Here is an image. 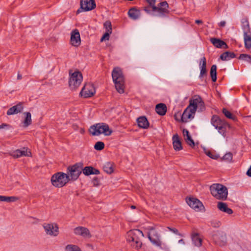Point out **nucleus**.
Listing matches in <instances>:
<instances>
[{"instance_id": "nucleus-15", "label": "nucleus", "mask_w": 251, "mask_h": 251, "mask_svg": "<svg viewBox=\"0 0 251 251\" xmlns=\"http://www.w3.org/2000/svg\"><path fill=\"white\" fill-rule=\"evenodd\" d=\"M31 151L27 148H23L16 150L10 153V155L14 158H18L22 156H31Z\"/></svg>"}, {"instance_id": "nucleus-8", "label": "nucleus", "mask_w": 251, "mask_h": 251, "mask_svg": "<svg viewBox=\"0 0 251 251\" xmlns=\"http://www.w3.org/2000/svg\"><path fill=\"white\" fill-rule=\"evenodd\" d=\"M68 182L66 174L63 172H58L54 174L51 177V184L55 187L61 188Z\"/></svg>"}, {"instance_id": "nucleus-56", "label": "nucleus", "mask_w": 251, "mask_h": 251, "mask_svg": "<svg viewBox=\"0 0 251 251\" xmlns=\"http://www.w3.org/2000/svg\"><path fill=\"white\" fill-rule=\"evenodd\" d=\"M7 126H8V125L6 124H2V125H0V129L3 128Z\"/></svg>"}, {"instance_id": "nucleus-39", "label": "nucleus", "mask_w": 251, "mask_h": 251, "mask_svg": "<svg viewBox=\"0 0 251 251\" xmlns=\"http://www.w3.org/2000/svg\"><path fill=\"white\" fill-rule=\"evenodd\" d=\"M222 111L223 114L227 118L232 119L233 120H235L236 119L235 116L233 115V114L230 111H228L226 109L223 108Z\"/></svg>"}, {"instance_id": "nucleus-51", "label": "nucleus", "mask_w": 251, "mask_h": 251, "mask_svg": "<svg viewBox=\"0 0 251 251\" xmlns=\"http://www.w3.org/2000/svg\"><path fill=\"white\" fill-rule=\"evenodd\" d=\"M147 2L152 7V8L153 7V6L155 5V3L156 0H146Z\"/></svg>"}, {"instance_id": "nucleus-47", "label": "nucleus", "mask_w": 251, "mask_h": 251, "mask_svg": "<svg viewBox=\"0 0 251 251\" xmlns=\"http://www.w3.org/2000/svg\"><path fill=\"white\" fill-rule=\"evenodd\" d=\"M104 26L106 29V31H109L112 32L111 24L109 21H106L104 24Z\"/></svg>"}, {"instance_id": "nucleus-4", "label": "nucleus", "mask_w": 251, "mask_h": 251, "mask_svg": "<svg viewBox=\"0 0 251 251\" xmlns=\"http://www.w3.org/2000/svg\"><path fill=\"white\" fill-rule=\"evenodd\" d=\"M89 132L93 136H99L100 134L110 136L113 131L108 125L100 123L92 126L89 129Z\"/></svg>"}, {"instance_id": "nucleus-42", "label": "nucleus", "mask_w": 251, "mask_h": 251, "mask_svg": "<svg viewBox=\"0 0 251 251\" xmlns=\"http://www.w3.org/2000/svg\"><path fill=\"white\" fill-rule=\"evenodd\" d=\"M104 148V144L101 141L97 142L94 146L95 149L97 151H101Z\"/></svg>"}, {"instance_id": "nucleus-60", "label": "nucleus", "mask_w": 251, "mask_h": 251, "mask_svg": "<svg viewBox=\"0 0 251 251\" xmlns=\"http://www.w3.org/2000/svg\"><path fill=\"white\" fill-rule=\"evenodd\" d=\"M144 10L146 11L147 12H149L150 10H148V7H145Z\"/></svg>"}, {"instance_id": "nucleus-54", "label": "nucleus", "mask_w": 251, "mask_h": 251, "mask_svg": "<svg viewBox=\"0 0 251 251\" xmlns=\"http://www.w3.org/2000/svg\"><path fill=\"white\" fill-rule=\"evenodd\" d=\"M247 175L248 176L251 177V167H250V168L249 169V170H248V171L247 172Z\"/></svg>"}, {"instance_id": "nucleus-53", "label": "nucleus", "mask_w": 251, "mask_h": 251, "mask_svg": "<svg viewBox=\"0 0 251 251\" xmlns=\"http://www.w3.org/2000/svg\"><path fill=\"white\" fill-rule=\"evenodd\" d=\"M226 22L225 21H221L219 23V25L221 27H224L226 25Z\"/></svg>"}, {"instance_id": "nucleus-30", "label": "nucleus", "mask_w": 251, "mask_h": 251, "mask_svg": "<svg viewBox=\"0 0 251 251\" xmlns=\"http://www.w3.org/2000/svg\"><path fill=\"white\" fill-rule=\"evenodd\" d=\"M234 53L229 51H226L220 56V58L223 61H228L230 59L235 57Z\"/></svg>"}, {"instance_id": "nucleus-17", "label": "nucleus", "mask_w": 251, "mask_h": 251, "mask_svg": "<svg viewBox=\"0 0 251 251\" xmlns=\"http://www.w3.org/2000/svg\"><path fill=\"white\" fill-rule=\"evenodd\" d=\"M186 202L192 208L196 211H200L203 207L202 203L198 199L195 198H189L186 199Z\"/></svg>"}, {"instance_id": "nucleus-49", "label": "nucleus", "mask_w": 251, "mask_h": 251, "mask_svg": "<svg viewBox=\"0 0 251 251\" xmlns=\"http://www.w3.org/2000/svg\"><path fill=\"white\" fill-rule=\"evenodd\" d=\"M181 115H182L179 112H177V113H176L174 115L175 120L176 121L181 122L180 118L181 117Z\"/></svg>"}, {"instance_id": "nucleus-2", "label": "nucleus", "mask_w": 251, "mask_h": 251, "mask_svg": "<svg viewBox=\"0 0 251 251\" xmlns=\"http://www.w3.org/2000/svg\"><path fill=\"white\" fill-rule=\"evenodd\" d=\"M144 237V234L139 229H133L127 233L126 240L135 249H140L142 246L141 238Z\"/></svg>"}, {"instance_id": "nucleus-35", "label": "nucleus", "mask_w": 251, "mask_h": 251, "mask_svg": "<svg viewBox=\"0 0 251 251\" xmlns=\"http://www.w3.org/2000/svg\"><path fill=\"white\" fill-rule=\"evenodd\" d=\"M217 66L216 65H213L210 69V76L213 82H215L217 79Z\"/></svg>"}, {"instance_id": "nucleus-45", "label": "nucleus", "mask_w": 251, "mask_h": 251, "mask_svg": "<svg viewBox=\"0 0 251 251\" xmlns=\"http://www.w3.org/2000/svg\"><path fill=\"white\" fill-rule=\"evenodd\" d=\"M211 225L215 228L219 227L221 226V222L219 221L214 220L211 222Z\"/></svg>"}, {"instance_id": "nucleus-22", "label": "nucleus", "mask_w": 251, "mask_h": 251, "mask_svg": "<svg viewBox=\"0 0 251 251\" xmlns=\"http://www.w3.org/2000/svg\"><path fill=\"white\" fill-rule=\"evenodd\" d=\"M23 109V106L22 103H19L18 104L12 106L9 108L7 112L8 115H13L21 112Z\"/></svg>"}, {"instance_id": "nucleus-24", "label": "nucleus", "mask_w": 251, "mask_h": 251, "mask_svg": "<svg viewBox=\"0 0 251 251\" xmlns=\"http://www.w3.org/2000/svg\"><path fill=\"white\" fill-rule=\"evenodd\" d=\"M206 60L205 57H203L201 59L199 66L201 70L200 77H202L205 75L206 74Z\"/></svg>"}, {"instance_id": "nucleus-20", "label": "nucleus", "mask_w": 251, "mask_h": 251, "mask_svg": "<svg viewBox=\"0 0 251 251\" xmlns=\"http://www.w3.org/2000/svg\"><path fill=\"white\" fill-rule=\"evenodd\" d=\"M80 5L83 11H88L96 7V3L95 0H81Z\"/></svg>"}, {"instance_id": "nucleus-11", "label": "nucleus", "mask_w": 251, "mask_h": 251, "mask_svg": "<svg viewBox=\"0 0 251 251\" xmlns=\"http://www.w3.org/2000/svg\"><path fill=\"white\" fill-rule=\"evenodd\" d=\"M43 227L46 234L51 237H56L59 234V227L55 223H45Z\"/></svg>"}, {"instance_id": "nucleus-55", "label": "nucleus", "mask_w": 251, "mask_h": 251, "mask_svg": "<svg viewBox=\"0 0 251 251\" xmlns=\"http://www.w3.org/2000/svg\"><path fill=\"white\" fill-rule=\"evenodd\" d=\"M195 23L197 24H202V22L201 20H196L195 21Z\"/></svg>"}, {"instance_id": "nucleus-34", "label": "nucleus", "mask_w": 251, "mask_h": 251, "mask_svg": "<svg viewBox=\"0 0 251 251\" xmlns=\"http://www.w3.org/2000/svg\"><path fill=\"white\" fill-rule=\"evenodd\" d=\"M103 169L105 172L110 174L114 171L113 164L110 162L106 163L103 166Z\"/></svg>"}, {"instance_id": "nucleus-12", "label": "nucleus", "mask_w": 251, "mask_h": 251, "mask_svg": "<svg viewBox=\"0 0 251 251\" xmlns=\"http://www.w3.org/2000/svg\"><path fill=\"white\" fill-rule=\"evenodd\" d=\"M95 93L96 90L94 85L92 83H87L83 87L80 94L81 97L87 98L93 96Z\"/></svg>"}, {"instance_id": "nucleus-33", "label": "nucleus", "mask_w": 251, "mask_h": 251, "mask_svg": "<svg viewBox=\"0 0 251 251\" xmlns=\"http://www.w3.org/2000/svg\"><path fill=\"white\" fill-rule=\"evenodd\" d=\"M245 46L246 49L251 48V36L247 32H244Z\"/></svg>"}, {"instance_id": "nucleus-61", "label": "nucleus", "mask_w": 251, "mask_h": 251, "mask_svg": "<svg viewBox=\"0 0 251 251\" xmlns=\"http://www.w3.org/2000/svg\"><path fill=\"white\" fill-rule=\"evenodd\" d=\"M130 207H131V209H135V208H136V207H135V206H134V205H131Z\"/></svg>"}, {"instance_id": "nucleus-19", "label": "nucleus", "mask_w": 251, "mask_h": 251, "mask_svg": "<svg viewBox=\"0 0 251 251\" xmlns=\"http://www.w3.org/2000/svg\"><path fill=\"white\" fill-rule=\"evenodd\" d=\"M71 44L74 47H78L81 43L80 34L76 29L73 30L71 33Z\"/></svg>"}, {"instance_id": "nucleus-21", "label": "nucleus", "mask_w": 251, "mask_h": 251, "mask_svg": "<svg viewBox=\"0 0 251 251\" xmlns=\"http://www.w3.org/2000/svg\"><path fill=\"white\" fill-rule=\"evenodd\" d=\"M172 140L173 148L175 151H179L182 149L181 140L177 134L173 135Z\"/></svg>"}, {"instance_id": "nucleus-3", "label": "nucleus", "mask_w": 251, "mask_h": 251, "mask_svg": "<svg viewBox=\"0 0 251 251\" xmlns=\"http://www.w3.org/2000/svg\"><path fill=\"white\" fill-rule=\"evenodd\" d=\"M112 76L118 92L120 94L124 93L125 80L121 69L119 67L115 68L112 72Z\"/></svg>"}, {"instance_id": "nucleus-58", "label": "nucleus", "mask_w": 251, "mask_h": 251, "mask_svg": "<svg viewBox=\"0 0 251 251\" xmlns=\"http://www.w3.org/2000/svg\"><path fill=\"white\" fill-rule=\"evenodd\" d=\"M22 78V76L21 74H18V76H17V78L18 79H21Z\"/></svg>"}, {"instance_id": "nucleus-23", "label": "nucleus", "mask_w": 251, "mask_h": 251, "mask_svg": "<svg viewBox=\"0 0 251 251\" xmlns=\"http://www.w3.org/2000/svg\"><path fill=\"white\" fill-rule=\"evenodd\" d=\"M217 207L221 211L225 212L227 214L230 215L233 213L232 210L228 207L226 203L219 202L217 203Z\"/></svg>"}, {"instance_id": "nucleus-46", "label": "nucleus", "mask_w": 251, "mask_h": 251, "mask_svg": "<svg viewBox=\"0 0 251 251\" xmlns=\"http://www.w3.org/2000/svg\"><path fill=\"white\" fill-rule=\"evenodd\" d=\"M112 32H110L109 31H107L102 36V37L100 39V41L102 42L104 40H108L109 38V35Z\"/></svg>"}, {"instance_id": "nucleus-1", "label": "nucleus", "mask_w": 251, "mask_h": 251, "mask_svg": "<svg viewBox=\"0 0 251 251\" xmlns=\"http://www.w3.org/2000/svg\"><path fill=\"white\" fill-rule=\"evenodd\" d=\"M160 231V230L158 226L149 227L148 228V237L153 245L161 250L168 251L169 248L165 243L162 241L161 236L159 234Z\"/></svg>"}, {"instance_id": "nucleus-41", "label": "nucleus", "mask_w": 251, "mask_h": 251, "mask_svg": "<svg viewBox=\"0 0 251 251\" xmlns=\"http://www.w3.org/2000/svg\"><path fill=\"white\" fill-rule=\"evenodd\" d=\"M239 59L251 63V56L247 54H241Z\"/></svg>"}, {"instance_id": "nucleus-38", "label": "nucleus", "mask_w": 251, "mask_h": 251, "mask_svg": "<svg viewBox=\"0 0 251 251\" xmlns=\"http://www.w3.org/2000/svg\"><path fill=\"white\" fill-rule=\"evenodd\" d=\"M65 249L66 251H82L79 247L75 245H68Z\"/></svg>"}, {"instance_id": "nucleus-40", "label": "nucleus", "mask_w": 251, "mask_h": 251, "mask_svg": "<svg viewBox=\"0 0 251 251\" xmlns=\"http://www.w3.org/2000/svg\"><path fill=\"white\" fill-rule=\"evenodd\" d=\"M93 167L91 166H87L82 168V172L85 176H89L92 175Z\"/></svg>"}, {"instance_id": "nucleus-25", "label": "nucleus", "mask_w": 251, "mask_h": 251, "mask_svg": "<svg viewBox=\"0 0 251 251\" xmlns=\"http://www.w3.org/2000/svg\"><path fill=\"white\" fill-rule=\"evenodd\" d=\"M183 134L186 142L191 147L195 146V142L189 134V132L186 129L183 130Z\"/></svg>"}, {"instance_id": "nucleus-29", "label": "nucleus", "mask_w": 251, "mask_h": 251, "mask_svg": "<svg viewBox=\"0 0 251 251\" xmlns=\"http://www.w3.org/2000/svg\"><path fill=\"white\" fill-rule=\"evenodd\" d=\"M155 110L160 115H164L167 111V107L165 104L159 103L156 105Z\"/></svg>"}, {"instance_id": "nucleus-43", "label": "nucleus", "mask_w": 251, "mask_h": 251, "mask_svg": "<svg viewBox=\"0 0 251 251\" xmlns=\"http://www.w3.org/2000/svg\"><path fill=\"white\" fill-rule=\"evenodd\" d=\"M204 153L210 158L213 159H217L219 157V155L212 153L210 151L204 149Z\"/></svg>"}, {"instance_id": "nucleus-10", "label": "nucleus", "mask_w": 251, "mask_h": 251, "mask_svg": "<svg viewBox=\"0 0 251 251\" xmlns=\"http://www.w3.org/2000/svg\"><path fill=\"white\" fill-rule=\"evenodd\" d=\"M189 107L195 112L197 109L199 111H202L205 110V105L203 101L199 96L195 95L189 100Z\"/></svg>"}, {"instance_id": "nucleus-48", "label": "nucleus", "mask_w": 251, "mask_h": 251, "mask_svg": "<svg viewBox=\"0 0 251 251\" xmlns=\"http://www.w3.org/2000/svg\"><path fill=\"white\" fill-rule=\"evenodd\" d=\"M92 183L94 186H98L100 184V180L97 177H95L92 180Z\"/></svg>"}, {"instance_id": "nucleus-44", "label": "nucleus", "mask_w": 251, "mask_h": 251, "mask_svg": "<svg viewBox=\"0 0 251 251\" xmlns=\"http://www.w3.org/2000/svg\"><path fill=\"white\" fill-rule=\"evenodd\" d=\"M223 159L228 162H231L232 160V154L229 152L226 153L223 157Z\"/></svg>"}, {"instance_id": "nucleus-50", "label": "nucleus", "mask_w": 251, "mask_h": 251, "mask_svg": "<svg viewBox=\"0 0 251 251\" xmlns=\"http://www.w3.org/2000/svg\"><path fill=\"white\" fill-rule=\"evenodd\" d=\"M167 228L171 231L174 232V233L176 234H178L179 235H181L180 234L178 233V231L177 229L175 228H171L170 227H167Z\"/></svg>"}, {"instance_id": "nucleus-31", "label": "nucleus", "mask_w": 251, "mask_h": 251, "mask_svg": "<svg viewBox=\"0 0 251 251\" xmlns=\"http://www.w3.org/2000/svg\"><path fill=\"white\" fill-rule=\"evenodd\" d=\"M192 239L195 246L200 247L201 245L202 239L198 233H193L192 235Z\"/></svg>"}, {"instance_id": "nucleus-6", "label": "nucleus", "mask_w": 251, "mask_h": 251, "mask_svg": "<svg viewBox=\"0 0 251 251\" xmlns=\"http://www.w3.org/2000/svg\"><path fill=\"white\" fill-rule=\"evenodd\" d=\"M82 167L83 164L81 163H76L68 167L66 176L68 181L76 180L82 173Z\"/></svg>"}, {"instance_id": "nucleus-57", "label": "nucleus", "mask_w": 251, "mask_h": 251, "mask_svg": "<svg viewBox=\"0 0 251 251\" xmlns=\"http://www.w3.org/2000/svg\"><path fill=\"white\" fill-rule=\"evenodd\" d=\"M178 243L179 244H183V245H184V244H185L184 241L183 239L179 240L178 241Z\"/></svg>"}, {"instance_id": "nucleus-18", "label": "nucleus", "mask_w": 251, "mask_h": 251, "mask_svg": "<svg viewBox=\"0 0 251 251\" xmlns=\"http://www.w3.org/2000/svg\"><path fill=\"white\" fill-rule=\"evenodd\" d=\"M74 232L75 235L82 236L83 238H89L91 235L89 229L84 226H78L74 228Z\"/></svg>"}, {"instance_id": "nucleus-16", "label": "nucleus", "mask_w": 251, "mask_h": 251, "mask_svg": "<svg viewBox=\"0 0 251 251\" xmlns=\"http://www.w3.org/2000/svg\"><path fill=\"white\" fill-rule=\"evenodd\" d=\"M195 113L196 112L188 106L181 114V122L187 123L191 121L194 118Z\"/></svg>"}, {"instance_id": "nucleus-37", "label": "nucleus", "mask_w": 251, "mask_h": 251, "mask_svg": "<svg viewBox=\"0 0 251 251\" xmlns=\"http://www.w3.org/2000/svg\"><path fill=\"white\" fill-rule=\"evenodd\" d=\"M242 28L244 32H247L250 30L249 22L247 18H245L242 20L241 21Z\"/></svg>"}, {"instance_id": "nucleus-52", "label": "nucleus", "mask_w": 251, "mask_h": 251, "mask_svg": "<svg viewBox=\"0 0 251 251\" xmlns=\"http://www.w3.org/2000/svg\"><path fill=\"white\" fill-rule=\"evenodd\" d=\"M92 172H93L92 175H99L100 173L99 170L95 169L93 167Z\"/></svg>"}, {"instance_id": "nucleus-28", "label": "nucleus", "mask_w": 251, "mask_h": 251, "mask_svg": "<svg viewBox=\"0 0 251 251\" xmlns=\"http://www.w3.org/2000/svg\"><path fill=\"white\" fill-rule=\"evenodd\" d=\"M129 17L133 19H137L140 16V11L135 8H131L128 12Z\"/></svg>"}, {"instance_id": "nucleus-27", "label": "nucleus", "mask_w": 251, "mask_h": 251, "mask_svg": "<svg viewBox=\"0 0 251 251\" xmlns=\"http://www.w3.org/2000/svg\"><path fill=\"white\" fill-rule=\"evenodd\" d=\"M211 42L216 48H227V46L225 42L217 38H211L210 39Z\"/></svg>"}, {"instance_id": "nucleus-26", "label": "nucleus", "mask_w": 251, "mask_h": 251, "mask_svg": "<svg viewBox=\"0 0 251 251\" xmlns=\"http://www.w3.org/2000/svg\"><path fill=\"white\" fill-rule=\"evenodd\" d=\"M138 126L142 128L146 129L149 126V123L145 116L138 118L137 120Z\"/></svg>"}, {"instance_id": "nucleus-5", "label": "nucleus", "mask_w": 251, "mask_h": 251, "mask_svg": "<svg viewBox=\"0 0 251 251\" xmlns=\"http://www.w3.org/2000/svg\"><path fill=\"white\" fill-rule=\"evenodd\" d=\"M210 190L211 195L218 200H226L227 198V189L222 184H213L210 186Z\"/></svg>"}, {"instance_id": "nucleus-9", "label": "nucleus", "mask_w": 251, "mask_h": 251, "mask_svg": "<svg viewBox=\"0 0 251 251\" xmlns=\"http://www.w3.org/2000/svg\"><path fill=\"white\" fill-rule=\"evenodd\" d=\"M211 124L218 129V132L224 137L226 136V128L228 126L227 124L224 121L222 120L219 116L213 115L211 119Z\"/></svg>"}, {"instance_id": "nucleus-7", "label": "nucleus", "mask_w": 251, "mask_h": 251, "mask_svg": "<svg viewBox=\"0 0 251 251\" xmlns=\"http://www.w3.org/2000/svg\"><path fill=\"white\" fill-rule=\"evenodd\" d=\"M69 75V87L71 89L75 90L79 86L82 81V75L78 71H75L74 72L72 71H70Z\"/></svg>"}, {"instance_id": "nucleus-14", "label": "nucleus", "mask_w": 251, "mask_h": 251, "mask_svg": "<svg viewBox=\"0 0 251 251\" xmlns=\"http://www.w3.org/2000/svg\"><path fill=\"white\" fill-rule=\"evenodd\" d=\"M168 4L166 1L160 2L158 7L155 5L152 8L153 11L157 12V16H163L169 13Z\"/></svg>"}, {"instance_id": "nucleus-32", "label": "nucleus", "mask_w": 251, "mask_h": 251, "mask_svg": "<svg viewBox=\"0 0 251 251\" xmlns=\"http://www.w3.org/2000/svg\"><path fill=\"white\" fill-rule=\"evenodd\" d=\"M24 114L25 115V117L23 122V126L26 127L31 124V114L30 112H25Z\"/></svg>"}, {"instance_id": "nucleus-59", "label": "nucleus", "mask_w": 251, "mask_h": 251, "mask_svg": "<svg viewBox=\"0 0 251 251\" xmlns=\"http://www.w3.org/2000/svg\"><path fill=\"white\" fill-rule=\"evenodd\" d=\"M84 131H84V129H83V128H81V129H80V133H81V134H83V133H84Z\"/></svg>"}, {"instance_id": "nucleus-36", "label": "nucleus", "mask_w": 251, "mask_h": 251, "mask_svg": "<svg viewBox=\"0 0 251 251\" xmlns=\"http://www.w3.org/2000/svg\"><path fill=\"white\" fill-rule=\"evenodd\" d=\"M18 198L15 197H7L4 196H0V201H6L7 202L15 201Z\"/></svg>"}, {"instance_id": "nucleus-13", "label": "nucleus", "mask_w": 251, "mask_h": 251, "mask_svg": "<svg viewBox=\"0 0 251 251\" xmlns=\"http://www.w3.org/2000/svg\"><path fill=\"white\" fill-rule=\"evenodd\" d=\"M213 240L215 243L220 246H225L226 243V237L225 233L217 231L212 236Z\"/></svg>"}]
</instances>
